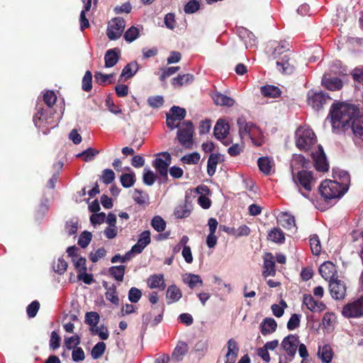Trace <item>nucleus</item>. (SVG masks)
Returning a JSON list of instances; mask_svg holds the SVG:
<instances>
[{
    "label": "nucleus",
    "mask_w": 363,
    "mask_h": 363,
    "mask_svg": "<svg viewBox=\"0 0 363 363\" xmlns=\"http://www.w3.org/2000/svg\"><path fill=\"white\" fill-rule=\"evenodd\" d=\"M92 235L88 231H84L79 236L78 244L82 248L86 247L91 240Z\"/></svg>",
    "instance_id": "nucleus-53"
},
{
    "label": "nucleus",
    "mask_w": 363,
    "mask_h": 363,
    "mask_svg": "<svg viewBox=\"0 0 363 363\" xmlns=\"http://www.w3.org/2000/svg\"><path fill=\"white\" fill-rule=\"evenodd\" d=\"M99 153V151L93 148H88L84 151L77 155V157H82L85 162L91 161L95 156Z\"/></svg>",
    "instance_id": "nucleus-47"
},
{
    "label": "nucleus",
    "mask_w": 363,
    "mask_h": 363,
    "mask_svg": "<svg viewBox=\"0 0 363 363\" xmlns=\"http://www.w3.org/2000/svg\"><path fill=\"white\" fill-rule=\"evenodd\" d=\"M239 347L237 342L231 338L227 342V354L238 355Z\"/></svg>",
    "instance_id": "nucleus-60"
},
{
    "label": "nucleus",
    "mask_w": 363,
    "mask_h": 363,
    "mask_svg": "<svg viewBox=\"0 0 363 363\" xmlns=\"http://www.w3.org/2000/svg\"><path fill=\"white\" fill-rule=\"evenodd\" d=\"M181 290L175 285L169 286L166 292V299L168 304L178 301L182 298Z\"/></svg>",
    "instance_id": "nucleus-26"
},
{
    "label": "nucleus",
    "mask_w": 363,
    "mask_h": 363,
    "mask_svg": "<svg viewBox=\"0 0 363 363\" xmlns=\"http://www.w3.org/2000/svg\"><path fill=\"white\" fill-rule=\"evenodd\" d=\"M194 80V76L191 74H186L183 75H179L176 78H174L172 80V84L174 86H181L183 85L189 84L192 82Z\"/></svg>",
    "instance_id": "nucleus-41"
},
{
    "label": "nucleus",
    "mask_w": 363,
    "mask_h": 363,
    "mask_svg": "<svg viewBox=\"0 0 363 363\" xmlns=\"http://www.w3.org/2000/svg\"><path fill=\"white\" fill-rule=\"evenodd\" d=\"M259 170L265 174H269L272 170V162L268 157L259 158L257 161Z\"/></svg>",
    "instance_id": "nucleus-42"
},
{
    "label": "nucleus",
    "mask_w": 363,
    "mask_h": 363,
    "mask_svg": "<svg viewBox=\"0 0 363 363\" xmlns=\"http://www.w3.org/2000/svg\"><path fill=\"white\" fill-rule=\"evenodd\" d=\"M268 238L272 242L279 244H281L285 241L284 233L278 228H274L269 233Z\"/></svg>",
    "instance_id": "nucleus-38"
},
{
    "label": "nucleus",
    "mask_w": 363,
    "mask_h": 363,
    "mask_svg": "<svg viewBox=\"0 0 363 363\" xmlns=\"http://www.w3.org/2000/svg\"><path fill=\"white\" fill-rule=\"evenodd\" d=\"M331 296L335 299H342L346 294V286L345 284L339 279L332 280L329 284Z\"/></svg>",
    "instance_id": "nucleus-15"
},
{
    "label": "nucleus",
    "mask_w": 363,
    "mask_h": 363,
    "mask_svg": "<svg viewBox=\"0 0 363 363\" xmlns=\"http://www.w3.org/2000/svg\"><path fill=\"white\" fill-rule=\"evenodd\" d=\"M164 22L167 28L174 30L177 26L175 15L173 13H168L164 18Z\"/></svg>",
    "instance_id": "nucleus-61"
},
{
    "label": "nucleus",
    "mask_w": 363,
    "mask_h": 363,
    "mask_svg": "<svg viewBox=\"0 0 363 363\" xmlns=\"http://www.w3.org/2000/svg\"><path fill=\"white\" fill-rule=\"evenodd\" d=\"M308 162L305 159V157L301 155L295 154L293 156L291 163V168L292 172L294 169H299L301 167H306L308 164Z\"/></svg>",
    "instance_id": "nucleus-39"
},
{
    "label": "nucleus",
    "mask_w": 363,
    "mask_h": 363,
    "mask_svg": "<svg viewBox=\"0 0 363 363\" xmlns=\"http://www.w3.org/2000/svg\"><path fill=\"white\" fill-rule=\"evenodd\" d=\"M106 350V344L104 342H99L96 344L91 350V357L94 359H98L103 355Z\"/></svg>",
    "instance_id": "nucleus-49"
},
{
    "label": "nucleus",
    "mask_w": 363,
    "mask_h": 363,
    "mask_svg": "<svg viewBox=\"0 0 363 363\" xmlns=\"http://www.w3.org/2000/svg\"><path fill=\"white\" fill-rule=\"evenodd\" d=\"M112 77L113 74H105L101 72H96L94 74L95 80L99 84L111 83V79Z\"/></svg>",
    "instance_id": "nucleus-57"
},
{
    "label": "nucleus",
    "mask_w": 363,
    "mask_h": 363,
    "mask_svg": "<svg viewBox=\"0 0 363 363\" xmlns=\"http://www.w3.org/2000/svg\"><path fill=\"white\" fill-rule=\"evenodd\" d=\"M277 328L275 320L272 318H266L260 323L259 328L263 335L273 333Z\"/></svg>",
    "instance_id": "nucleus-23"
},
{
    "label": "nucleus",
    "mask_w": 363,
    "mask_h": 363,
    "mask_svg": "<svg viewBox=\"0 0 363 363\" xmlns=\"http://www.w3.org/2000/svg\"><path fill=\"white\" fill-rule=\"evenodd\" d=\"M183 281L191 289L195 288L197 285L202 286L203 281L199 275L187 273L183 275Z\"/></svg>",
    "instance_id": "nucleus-32"
},
{
    "label": "nucleus",
    "mask_w": 363,
    "mask_h": 363,
    "mask_svg": "<svg viewBox=\"0 0 363 363\" xmlns=\"http://www.w3.org/2000/svg\"><path fill=\"white\" fill-rule=\"evenodd\" d=\"M186 114L184 108L179 106H174L170 108L169 113H167V125L171 129L174 130L179 127L180 121L183 120Z\"/></svg>",
    "instance_id": "nucleus-7"
},
{
    "label": "nucleus",
    "mask_w": 363,
    "mask_h": 363,
    "mask_svg": "<svg viewBox=\"0 0 363 363\" xmlns=\"http://www.w3.org/2000/svg\"><path fill=\"white\" fill-rule=\"evenodd\" d=\"M295 142L296 147L299 150L307 151L315 144L316 137L310 128L303 126L296 130Z\"/></svg>",
    "instance_id": "nucleus-3"
},
{
    "label": "nucleus",
    "mask_w": 363,
    "mask_h": 363,
    "mask_svg": "<svg viewBox=\"0 0 363 363\" xmlns=\"http://www.w3.org/2000/svg\"><path fill=\"white\" fill-rule=\"evenodd\" d=\"M191 211L190 204L186 202L179 205L174 210V215L177 218H184L188 217Z\"/></svg>",
    "instance_id": "nucleus-37"
},
{
    "label": "nucleus",
    "mask_w": 363,
    "mask_h": 363,
    "mask_svg": "<svg viewBox=\"0 0 363 363\" xmlns=\"http://www.w3.org/2000/svg\"><path fill=\"white\" fill-rule=\"evenodd\" d=\"M150 232L149 230L143 231L139 236V239L135 245L132 247V252L139 254L150 242Z\"/></svg>",
    "instance_id": "nucleus-18"
},
{
    "label": "nucleus",
    "mask_w": 363,
    "mask_h": 363,
    "mask_svg": "<svg viewBox=\"0 0 363 363\" xmlns=\"http://www.w3.org/2000/svg\"><path fill=\"white\" fill-rule=\"evenodd\" d=\"M52 267L55 272L62 274L67 268V263L64 259L58 258L57 262H54Z\"/></svg>",
    "instance_id": "nucleus-52"
},
{
    "label": "nucleus",
    "mask_w": 363,
    "mask_h": 363,
    "mask_svg": "<svg viewBox=\"0 0 363 363\" xmlns=\"http://www.w3.org/2000/svg\"><path fill=\"white\" fill-rule=\"evenodd\" d=\"M99 321V315L96 312H88L85 316V322L94 327L97 325Z\"/></svg>",
    "instance_id": "nucleus-59"
},
{
    "label": "nucleus",
    "mask_w": 363,
    "mask_h": 363,
    "mask_svg": "<svg viewBox=\"0 0 363 363\" xmlns=\"http://www.w3.org/2000/svg\"><path fill=\"white\" fill-rule=\"evenodd\" d=\"M298 344V337L294 335H290L284 338L281 347L289 356L294 357L296 353Z\"/></svg>",
    "instance_id": "nucleus-13"
},
{
    "label": "nucleus",
    "mask_w": 363,
    "mask_h": 363,
    "mask_svg": "<svg viewBox=\"0 0 363 363\" xmlns=\"http://www.w3.org/2000/svg\"><path fill=\"white\" fill-rule=\"evenodd\" d=\"M277 69L283 73L290 74L294 70V66L289 62L287 55H284L281 59L277 61Z\"/></svg>",
    "instance_id": "nucleus-31"
},
{
    "label": "nucleus",
    "mask_w": 363,
    "mask_h": 363,
    "mask_svg": "<svg viewBox=\"0 0 363 363\" xmlns=\"http://www.w3.org/2000/svg\"><path fill=\"white\" fill-rule=\"evenodd\" d=\"M214 103L218 106L231 107L235 104V100L220 92L214 94L212 96Z\"/></svg>",
    "instance_id": "nucleus-27"
},
{
    "label": "nucleus",
    "mask_w": 363,
    "mask_h": 363,
    "mask_svg": "<svg viewBox=\"0 0 363 363\" xmlns=\"http://www.w3.org/2000/svg\"><path fill=\"white\" fill-rule=\"evenodd\" d=\"M103 286L106 289L105 297L106 300L110 301L112 304L118 306L119 305L120 300L116 286L115 285L108 286L106 282L103 283Z\"/></svg>",
    "instance_id": "nucleus-22"
},
{
    "label": "nucleus",
    "mask_w": 363,
    "mask_h": 363,
    "mask_svg": "<svg viewBox=\"0 0 363 363\" xmlns=\"http://www.w3.org/2000/svg\"><path fill=\"white\" fill-rule=\"evenodd\" d=\"M220 159V155L216 154H211L208 160L207 172L209 176L214 174L216 166Z\"/></svg>",
    "instance_id": "nucleus-40"
},
{
    "label": "nucleus",
    "mask_w": 363,
    "mask_h": 363,
    "mask_svg": "<svg viewBox=\"0 0 363 363\" xmlns=\"http://www.w3.org/2000/svg\"><path fill=\"white\" fill-rule=\"evenodd\" d=\"M261 93L266 97L277 98L280 96L281 90L276 86L265 85L261 87Z\"/></svg>",
    "instance_id": "nucleus-35"
},
{
    "label": "nucleus",
    "mask_w": 363,
    "mask_h": 363,
    "mask_svg": "<svg viewBox=\"0 0 363 363\" xmlns=\"http://www.w3.org/2000/svg\"><path fill=\"white\" fill-rule=\"evenodd\" d=\"M277 222L282 227L292 232L296 230L294 217L286 212H281L277 216Z\"/></svg>",
    "instance_id": "nucleus-17"
},
{
    "label": "nucleus",
    "mask_w": 363,
    "mask_h": 363,
    "mask_svg": "<svg viewBox=\"0 0 363 363\" xmlns=\"http://www.w3.org/2000/svg\"><path fill=\"white\" fill-rule=\"evenodd\" d=\"M344 317L358 318L363 315V297L345 305L342 310Z\"/></svg>",
    "instance_id": "nucleus-8"
},
{
    "label": "nucleus",
    "mask_w": 363,
    "mask_h": 363,
    "mask_svg": "<svg viewBox=\"0 0 363 363\" xmlns=\"http://www.w3.org/2000/svg\"><path fill=\"white\" fill-rule=\"evenodd\" d=\"M125 27L123 18L117 17L111 19L108 24L106 35L111 40H116L121 38Z\"/></svg>",
    "instance_id": "nucleus-5"
},
{
    "label": "nucleus",
    "mask_w": 363,
    "mask_h": 363,
    "mask_svg": "<svg viewBox=\"0 0 363 363\" xmlns=\"http://www.w3.org/2000/svg\"><path fill=\"white\" fill-rule=\"evenodd\" d=\"M143 182L148 185H152L155 182V175L150 169L145 168L143 176Z\"/></svg>",
    "instance_id": "nucleus-54"
},
{
    "label": "nucleus",
    "mask_w": 363,
    "mask_h": 363,
    "mask_svg": "<svg viewBox=\"0 0 363 363\" xmlns=\"http://www.w3.org/2000/svg\"><path fill=\"white\" fill-rule=\"evenodd\" d=\"M322 84L328 89L335 91L342 88V82L337 77H327L325 75L322 79Z\"/></svg>",
    "instance_id": "nucleus-28"
},
{
    "label": "nucleus",
    "mask_w": 363,
    "mask_h": 363,
    "mask_svg": "<svg viewBox=\"0 0 363 363\" xmlns=\"http://www.w3.org/2000/svg\"><path fill=\"white\" fill-rule=\"evenodd\" d=\"M230 126L223 119H219L214 128V135L218 140H223L229 133Z\"/></svg>",
    "instance_id": "nucleus-20"
},
{
    "label": "nucleus",
    "mask_w": 363,
    "mask_h": 363,
    "mask_svg": "<svg viewBox=\"0 0 363 363\" xmlns=\"http://www.w3.org/2000/svg\"><path fill=\"white\" fill-rule=\"evenodd\" d=\"M248 138L256 146H260L263 143V135L260 129L255 125L251 129Z\"/></svg>",
    "instance_id": "nucleus-33"
},
{
    "label": "nucleus",
    "mask_w": 363,
    "mask_h": 363,
    "mask_svg": "<svg viewBox=\"0 0 363 363\" xmlns=\"http://www.w3.org/2000/svg\"><path fill=\"white\" fill-rule=\"evenodd\" d=\"M152 226L157 232H162L166 228V223L160 216H155L152 220Z\"/></svg>",
    "instance_id": "nucleus-51"
},
{
    "label": "nucleus",
    "mask_w": 363,
    "mask_h": 363,
    "mask_svg": "<svg viewBox=\"0 0 363 363\" xmlns=\"http://www.w3.org/2000/svg\"><path fill=\"white\" fill-rule=\"evenodd\" d=\"M140 35V30L138 28L131 26L124 33V39L128 43H132Z\"/></svg>",
    "instance_id": "nucleus-43"
},
{
    "label": "nucleus",
    "mask_w": 363,
    "mask_h": 363,
    "mask_svg": "<svg viewBox=\"0 0 363 363\" xmlns=\"http://www.w3.org/2000/svg\"><path fill=\"white\" fill-rule=\"evenodd\" d=\"M177 139L179 142L186 147H190L192 145L194 126L191 121L184 122L178 127Z\"/></svg>",
    "instance_id": "nucleus-6"
},
{
    "label": "nucleus",
    "mask_w": 363,
    "mask_h": 363,
    "mask_svg": "<svg viewBox=\"0 0 363 363\" xmlns=\"http://www.w3.org/2000/svg\"><path fill=\"white\" fill-rule=\"evenodd\" d=\"M275 263L273 260V256L271 253H267L264 257V271L263 275L274 276L275 274Z\"/></svg>",
    "instance_id": "nucleus-25"
},
{
    "label": "nucleus",
    "mask_w": 363,
    "mask_h": 363,
    "mask_svg": "<svg viewBox=\"0 0 363 363\" xmlns=\"http://www.w3.org/2000/svg\"><path fill=\"white\" fill-rule=\"evenodd\" d=\"M147 283V286L150 289H159L162 291L166 287L164 275L162 274H153L150 276L148 278Z\"/></svg>",
    "instance_id": "nucleus-24"
},
{
    "label": "nucleus",
    "mask_w": 363,
    "mask_h": 363,
    "mask_svg": "<svg viewBox=\"0 0 363 363\" xmlns=\"http://www.w3.org/2000/svg\"><path fill=\"white\" fill-rule=\"evenodd\" d=\"M237 123L239 128V134L241 140H245L248 139L251 129L254 127L255 124L251 122H246L245 119L243 118H239L237 121Z\"/></svg>",
    "instance_id": "nucleus-21"
},
{
    "label": "nucleus",
    "mask_w": 363,
    "mask_h": 363,
    "mask_svg": "<svg viewBox=\"0 0 363 363\" xmlns=\"http://www.w3.org/2000/svg\"><path fill=\"white\" fill-rule=\"evenodd\" d=\"M91 333L92 335H97L102 340H106L108 338L109 333L108 329L104 326H94L91 328Z\"/></svg>",
    "instance_id": "nucleus-45"
},
{
    "label": "nucleus",
    "mask_w": 363,
    "mask_h": 363,
    "mask_svg": "<svg viewBox=\"0 0 363 363\" xmlns=\"http://www.w3.org/2000/svg\"><path fill=\"white\" fill-rule=\"evenodd\" d=\"M138 65L135 61L127 64L122 70L121 77H124L126 79L131 78L138 72Z\"/></svg>",
    "instance_id": "nucleus-36"
},
{
    "label": "nucleus",
    "mask_w": 363,
    "mask_h": 363,
    "mask_svg": "<svg viewBox=\"0 0 363 363\" xmlns=\"http://www.w3.org/2000/svg\"><path fill=\"white\" fill-rule=\"evenodd\" d=\"M125 267L123 265L113 266L109 269V272L115 279L122 281L125 274Z\"/></svg>",
    "instance_id": "nucleus-44"
},
{
    "label": "nucleus",
    "mask_w": 363,
    "mask_h": 363,
    "mask_svg": "<svg viewBox=\"0 0 363 363\" xmlns=\"http://www.w3.org/2000/svg\"><path fill=\"white\" fill-rule=\"evenodd\" d=\"M142 296V292L135 287H132L128 291V300L132 303H137Z\"/></svg>",
    "instance_id": "nucleus-58"
},
{
    "label": "nucleus",
    "mask_w": 363,
    "mask_h": 363,
    "mask_svg": "<svg viewBox=\"0 0 363 363\" xmlns=\"http://www.w3.org/2000/svg\"><path fill=\"white\" fill-rule=\"evenodd\" d=\"M200 160V155L198 152H193L186 155H184L182 158V161L184 164H197Z\"/></svg>",
    "instance_id": "nucleus-56"
},
{
    "label": "nucleus",
    "mask_w": 363,
    "mask_h": 363,
    "mask_svg": "<svg viewBox=\"0 0 363 363\" xmlns=\"http://www.w3.org/2000/svg\"><path fill=\"white\" fill-rule=\"evenodd\" d=\"M57 100V96L52 91H47L43 94V101L48 105V106L51 107L54 105Z\"/></svg>",
    "instance_id": "nucleus-64"
},
{
    "label": "nucleus",
    "mask_w": 363,
    "mask_h": 363,
    "mask_svg": "<svg viewBox=\"0 0 363 363\" xmlns=\"http://www.w3.org/2000/svg\"><path fill=\"white\" fill-rule=\"evenodd\" d=\"M307 98L308 105L317 111L320 110L323 104L330 99V97L322 91H315L314 90L308 91Z\"/></svg>",
    "instance_id": "nucleus-9"
},
{
    "label": "nucleus",
    "mask_w": 363,
    "mask_h": 363,
    "mask_svg": "<svg viewBox=\"0 0 363 363\" xmlns=\"http://www.w3.org/2000/svg\"><path fill=\"white\" fill-rule=\"evenodd\" d=\"M208 350V340H200L194 345V350L199 354H205Z\"/></svg>",
    "instance_id": "nucleus-50"
},
{
    "label": "nucleus",
    "mask_w": 363,
    "mask_h": 363,
    "mask_svg": "<svg viewBox=\"0 0 363 363\" xmlns=\"http://www.w3.org/2000/svg\"><path fill=\"white\" fill-rule=\"evenodd\" d=\"M310 246L313 255H318L321 251L320 242L316 235H313L310 238Z\"/></svg>",
    "instance_id": "nucleus-48"
},
{
    "label": "nucleus",
    "mask_w": 363,
    "mask_h": 363,
    "mask_svg": "<svg viewBox=\"0 0 363 363\" xmlns=\"http://www.w3.org/2000/svg\"><path fill=\"white\" fill-rule=\"evenodd\" d=\"M311 156L314 161V165L319 172H326L328 169V164L326 157L323 152V149L320 145L318 146L315 152H311Z\"/></svg>",
    "instance_id": "nucleus-11"
},
{
    "label": "nucleus",
    "mask_w": 363,
    "mask_h": 363,
    "mask_svg": "<svg viewBox=\"0 0 363 363\" xmlns=\"http://www.w3.org/2000/svg\"><path fill=\"white\" fill-rule=\"evenodd\" d=\"M303 303L306 308L313 313H320L326 308L325 304L316 301L311 294H305L303 297Z\"/></svg>",
    "instance_id": "nucleus-14"
},
{
    "label": "nucleus",
    "mask_w": 363,
    "mask_h": 363,
    "mask_svg": "<svg viewBox=\"0 0 363 363\" xmlns=\"http://www.w3.org/2000/svg\"><path fill=\"white\" fill-rule=\"evenodd\" d=\"M239 35L244 40L247 48L252 47L255 45L256 38L251 31L242 28L239 31Z\"/></svg>",
    "instance_id": "nucleus-34"
},
{
    "label": "nucleus",
    "mask_w": 363,
    "mask_h": 363,
    "mask_svg": "<svg viewBox=\"0 0 363 363\" xmlns=\"http://www.w3.org/2000/svg\"><path fill=\"white\" fill-rule=\"evenodd\" d=\"M171 163V156L168 152L160 154L153 162V166L162 176L167 174V169Z\"/></svg>",
    "instance_id": "nucleus-10"
},
{
    "label": "nucleus",
    "mask_w": 363,
    "mask_h": 363,
    "mask_svg": "<svg viewBox=\"0 0 363 363\" xmlns=\"http://www.w3.org/2000/svg\"><path fill=\"white\" fill-rule=\"evenodd\" d=\"M340 183L336 181L325 180L319 187L320 193L325 200L339 199L347 191V184L350 177L347 172L340 171L338 172Z\"/></svg>",
    "instance_id": "nucleus-2"
},
{
    "label": "nucleus",
    "mask_w": 363,
    "mask_h": 363,
    "mask_svg": "<svg viewBox=\"0 0 363 363\" xmlns=\"http://www.w3.org/2000/svg\"><path fill=\"white\" fill-rule=\"evenodd\" d=\"M318 356L323 363H330L333 357L332 348L328 345L320 346L318 347Z\"/></svg>",
    "instance_id": "nucleus-29"
},
{
    "label": "nucleus",
    "mask_w": 363,
    "mask_h": 363,
    "mask_svg": "<svg viewBox=\"0 0 363 363\" xmlns=\"http://www.w3.org/2000/svg\"><path fill=\"white\" fill-rule=\"evenodd\" d=\"M319 273L322 277L330 282L332 280H335V277L337 274L335 266L331 262H325L319 267Z\"/></svg>",
    "instance_id": "nucleus-16"
},
{
    "label": "nucleus",
    "mask_w": 363,
    "mask_h": 363,
    "mask_svg": "<svg viewBox=\"0 0 363 363\" xmlns=\"http://www.w3.org/2000/svg\"><path fill=\"white\" fill-rule=\"evenodd\" d=\"M199 8V2L196 0H191L185 5L184 10L186 13H194L196 12Z\"/></svg>",
    "instance_id": "nucleus-63"
},
{
    "label": "nucleus",
    "mask_w": 363,
    "mask_h": 363,
    "mask_svg": "<svg viewBox=\"0 0 363 363\" xmlns=\"http://www.w3.org/2000/svg\"><path fill=\"white\" fill-rule=\"evenodd\" d=\"M294 181L298 187L301 194L306 198L309 197V192L312 190L314 178L311 172L303 170L298 172L296 177H294Z\"/></svg>",
    "instance_id": "nucleus-4"
},
{
    "label": "nucleus",
    "mask_w": 363,
    "mask_h": 363,
    "mask_svg": "<svg viewBox=\"0 0 363 363\" xmlns=\"http://www.w3.org/2000/svg\"><path fill=\"white\" fill-rule=\"evenodd\" d=\"M119 51L117 49H111L106 51L104 56L105 67H112L118 61Z\"/></svg>",
    "instance_id": "nucleus-30"
},
{
    "label": "nucleus",
    "mask_w": 363,
    "mask_h": 363,
    "mask_svg": "<svg viewBox=\"0 0 363 363\" xmlns=\"http://www.w3.org/2000/svg\"><path fill=\"white\" fill-rule=\"evenodd\" d=\"M331 123L334 129H346L350 126L353 134L361 138L363 136V116L358 115V110L353 105L338 104L330 111Z\"/></svg>",
    "instance_id": "nucleus-1"
},
{
    "label": "nucleus",
    "mask_w": 363,
    "mask_h": 363,
    "mask_svg": "<svg viewBox=\"0 0 363 363\" xmlns=\"http://www.w3.org/2000/svg\"><path fill=\"white\" fill-rule=\"evenodd\" d=\"M33 122L35 125L38 128L41 129L44 134L47 133V130L55 126V125H50V122L48 121L45 111L42 108L38 109V112L33 117Z\"/></svg>",
    "instance_id": "nucleus-12"
},
{
    "label": "nucleus",
    "mask_w": 363,
    "mask_h": 363,
    "mask_svg": "<svg viewBox=\"0 0 363 363\" xmlns=\"http://www.w3.org/2000/svg\"><path fill=\"white\" fill-rule=\"evenodd\" d=\"M135 182L134 173H126L121 176V182L123 187L129 188L132 186Z\"/></svg>",
    "instance_id": "nucleus-46"
},
{
    "label": "nucleus",
    "mask_w": 363,
    "mask_h": 363,
    "mask_svg": "<svg viewBox=\"0 0 363 363\" xmlns=\"http://www.w3.org/2000/svg\"><path fill=\"white\" fill-rule=\"evenodd\" d=\"M301 315L296 313L293 314L287 323V328L293 330L297 328L300 325Z\"/></svg>",
    "instance_id": "nucleus-62"
},
{
    "label": "nucleus",
    "mask_w": 363,
    "mask_h": 363,
    "mask_svg": "<svg viewBox=\"0 0 363 363\" xmlns=\"http://www.w3.org/2000/svg\"><path fill=\"white\" fill-rule=\"evenodd\" d=\"M79 344L80 337L77 335L65 339V345L68 350H72L74 347H77Z\"/></svg>",
    "instance_id": "nucleus-55"
},
{
    "label": "nucleus",
    "mask_w": 363,
    "mask_h": 363,
    "mask_svg": "<svg viewBox=\"0 0 363 363\" xmlns=\"http://www.w3.org/2000/svg\"><path fill=\"white\" fill-rule=\"evenodd\" d=\"M189 350L188 345L184 341L177 342L172 354V359L175 362H181Z\"/></svg>",
    "instance_id": "nucleus-19"
}]
</instances>
